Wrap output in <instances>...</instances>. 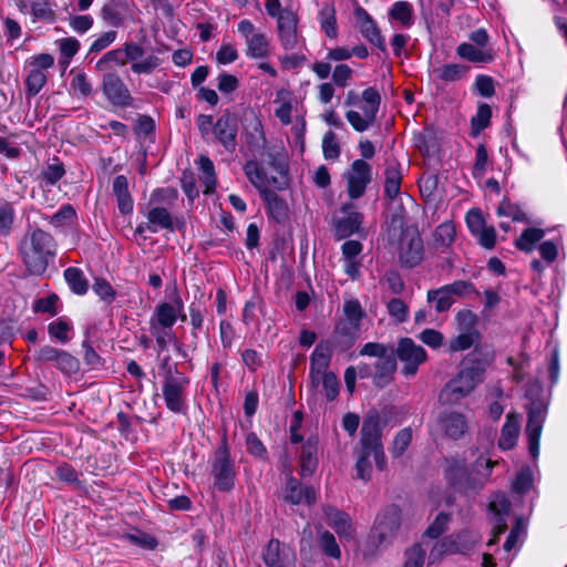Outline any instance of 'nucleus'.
<instances>
[{
  "mask_svg": "<svg viewBox=\"0 0 567 567\" xmlns=\"http://www.w3.org/2000/svg\"><path fill=\"white\" fill-rule=\"evenodd\" d=\"M181 312L182 298L175 291L171 302L163 301L156 305L152 316L150 317V322L174 327Z\"/></svg>",
  "mask_w": 567,
  "mask_h": 567,
  "instance_id": "21",
  "label": "nucleus"
},
{
  "mask_svg": "<svg viewBox=\"0 0 567 567\" xmlns=\"http://www.w3.org/2000/svg\"><path fill=\"white\" fill-rule=\"evenodd\" d=\"M361 102L362 115L352 110L346 113V118L357 132H364L373 125L380 107L381 96L374 87H368L362 92Z\"/></svg>",
  "mask_w": 567,
  "mask_h": 567,
  "instance_id": "7",
  "label": "nucleus"
},
{
  "mask_svg": "<svg viewBox=\"0 0 567 567\" xmlns=\"http://www.w3.org/2000/svg\"><path fill=\"white\" fill-rule=\"evenodd\" d=\"M545 233L539 228H527L523 231V234L516 239L515 246L525 252H530L534 250L535 245L544 237Z\"/></svg>",
  "mask_w": 567,
  "mask_h": 567,
  "instance_id": "49",
  "label": "nucleus"
},
{
  "mask_svg": "<svg viewBox=\"0 0 567 567\" xmlns=\"http://www.w3.org/2000/svg\"><path fill=\"white\" fill-rule=\"evenodd\" d=\"M246 42V55L250 59H266L270 54V43L262 32L249 37Z\"/></svg>",
  "mask_w": 567,
  "mask_h": 567,
  "instance_id": "36",
  "label": "nucleus"
},
{
  "mask_svg": "<svg viewBox=\"0 0 567 567\" xmlns=\"http://www.w3.org/2000/svg\"><path fill=\"white\" fill-rule=\"evenodd\" d=\"M35 359L43 363H52L62 373L68 375L78 373L80 369V362L75 357L51 346L40 348Z\"/></svg>",
  "mask_w": 567,
  "mask_h": 567,
  "instance_id": "13",
  "label": "nucleus"
},
{
  "mask_svg": "<svg viewBox=\"0 0 567 567\" xmlns=\"http://www.w3.org/2000/svg\"><path fill=\"white\" fill-rule=\"evenodd\" d=\"M389 315L399 323L405 322L409 318L408 305L399 298H392L386 303Z\"/></svg>",
  "mask_w": 567,
  "mask_h": 567,
  "instance_id": "55",
  "label": "nucleus"
},
{
  "mask_svg": "<svg viewBox=\"0 0 567 567\" xmlns=\"http://www.w3.org/2000/svg\"><path fill=\"white\" fill-rule=\"evenodd\" d=\"M162 368L165 370L162 394L167 410L175 414L187 412V389L189 378L179 372L176 367L169 364V357L163 360Z\"/></svg>",
  "mask_w": 567,
  "mask_h": 567,
  "instance_id": "5",
  "label": "nucleus"
},
{
  "mask_svg": "<svg viewBox=\"0 0 567 567\" xmlns=\"http://www.w3.org/2000/svg\"><path fill=\"white\" fill-rule=\"evenodd\" d=\"M76 217L75 209L71 205H63L52 217L51 224L55 227L70 225Z\"/></svg>",
  "mask_w": 567,
  "mask_h": 567,
  "instance_id": "64",
  "label": "nucleus"
},
{
  "mask_svg": "<svg viewBox=\"0 0 567 567\" xmlns=\"http://www.w3.org/2000/svg\"><path fill=\"white\" fill-rule=\"evenodd\" d=\"M266 204L267 213L278 223L287 217L288 206L274 190L269 189L260 194Z\"/></svg>",
  "mask_w": 567,
  "mask_h": 567,
  "instance_id": "35",
  "label": "nucleus"
},
{
  "mask_svg": "<svg viewBox=\"0 0 567 567\" xmlns=\"http://www.w3.org/2000/svg\"><path fill=\"white\" fill-rule=\"evenodd\" d=\"M481 340L478 331H460V334L452 339L449 343L450 352H458L470 349Z\"/></svg>",
  "mask_w": 567,
  "mask_h": 567,
  "instance_id": "46",
  "label": "nucleus"
},
{
  "mask_svg": "<svg viewBox=\"0 0 567 567\" xmlns=\"http://www.w3.org/2000/svg\"><path fill=\"white\" fill-rule=\"evenodd\" d=\"M437 424L440 430L452 440L461 439L467 431L466 416L455 411L442 412L437 419Z\"/></svg>",
  "mask_w": 567,
  "mask_h": 567,
  "instance_id": "22",
  "label": "nucleus"
},
{
  "mask_svg": "<svg viewBox=\"0 0 567 567\" xmlns=\"http://www.w3.org/2000/svg\"><path fill=\"white\" fill-rule=\"evenodd\" d=\"M332 344L330 341H320L310 355L309 377L313 386L319 385V377L328 374V368L332 358Z\"/></svg>",
  "mask_w": 567,
  "mask_h": 567,
  "instance_id": "18",
  "label": "nucleus"
},
{
  "mask_svg": "<svg viewBox=\"0 0 567 567\" xmlns=\"http://www.w3.org/2000/svg\"><path fill=\"white\" fill-rule=\"evenodd\" d=\"M238 59V51L234 43L223 41L216 52V62L218 64H230Z\"/></svg>",
  "mask_w": 567,
  "mask_h": 567,
  "instance_id": "60",
  "label": "nucleus"
},
{
  "mask_svg": "<svg viewBox=\"0 0 567 567\" xmlns=\"http://www.w3.org/2000/svg\"><path fill=\"white\" fill-rule=\"evenodd\" d=\"M455 320L460 331H478L476 324L478 321L477 316L471 310H461L456 313Z\"/></svg>",
  "mask_w": 567,
  "mask_h": 567,
  "instance_id": "63",
  "label": "nucleus"
},
{
  "mask_svg": "<svg viewBox=\"0 0 567 567\" xmlns=\"http://www.w3.org/2000/svg\"><path fill=\"white\" fill-rule=\"evenodd\" d=\"M127 14V0H109L101 10L102 19L112 27L121 25Z\"/></svg>",
  "mask_w": 567,
  "mask_h": 567,
  "instance_id": "26",
  "label": "nucleus"
},
{
  "mask_svg": "<svg viewBox=\"0 0 567 567\" xmlns=\"http://www.w3.org/2000/svg\"><path fill=\"white\" fill-rule=\"evenodd\" d=\"M319 543L321 546L322 551L332 558H340L341 551L339 548V545L336 542L334 536L328 532L324 530L319 534Z\"/></svg>",
  "mask_w": 567,
  "mask_h": 567,
  "instance_id": "57",
  "label": "nucleus"
},
{
  "mask_svg": "<svg viewBox=\"0 0 567 567\" xmlns=\"http://www.w3.org/2000/svg\"><path fill=\"white\" fill-rule=\"evenodd\" d=\"M498 216L511 218L513 221H527L526 213L516 204L503 200L496 210Z\"/></svg>",
  "mask_w": 567,
  "mask_h": 567,
  "instance_id": "54",
  "label": "nucleus"
},
{
  "mask_svg": "<svg viewBox=\"0 0 567 567\" xmlns=\"http://www.w3.org/2000/svg\"><path fill=\"white\" fill-rule=\"evenodd\" d=\"M492 363L487 354H470L460 372L450 380L440 393L443 404H456L483 382L485 372Z\"/></svg>",
  "mask_w": 567,
  "mask_h": 567,
  "instance_id": "2",
  "label": "nucleus"
},
{
  "mask_svg": "<svg viewBox=\"0 0 567 567\" xmlns=\"http://www.w3.org/2000/svg\"><path fill=\"white\" fill-rule=\"evenodd\" d=\"M455 239V227L451 221L439 225L433 233L434 245L437 248H447Z\"/></svg>",
  "mask_w": 567,
  "mask_h": 567,
  "instance_id": "48",
  "label": "nucleus"
},
{
  "mask_svg": "<svg viewBox=\"0 0 567 567\" xmlns=\"http://www.w3.org/2000/svg\"><path fill=\"white\" fill-rule=\"evenodd\" d=\"M298 22L299 19L295 11L286 13L277 21L278 40L285 50H295L299 45Z\"/></svg>",
  "mask_w": 567,
  "mask_h": 567,
  "instance_id": "20",
  "label": "nucleus"
},
{
  "mask_svg": "<svg viewBox=\"0 0 567 567\" xmlns=\"http://www.w3.org/2000/svg\"><path fill=\"white\" fill-rule=\"evenodd\" d=\"M150 332L152 337L156 341V346L158 351H165L168 348V344L176 341V337L173 330V327L169 326H161L158 323L150 322Z\"/></svg>",
  "mask_w": 567,
  "mask_h": 567,
  "instance_id": "45",
  "label": "nucleus"
},
{
  "mask_svg": "<svg viewBox=\"0 0 567 567\" xmlns=\"http://www.w3.org/2000/svg\"><path fill=\"white\" fill-rule=\"evenodd\" d=\"M545 420V409L540 403H533L528 410L526 435L529 453L534 458L539 454V437Z\"/></svg>",
  "mask_w": 567,
  "mask_h": 567,
  "instance_id": "19",
  "label": "nucleus"
},
{
  "mask_svg": "<svg viewBox=\"0 0 567 567\" xmlns=\"http://www.w3.org/2000/svg\"><path fill=\"white\" fill-rule=\"evenodd\" d=\"M346 182L347 193L350 199H358L365 193L372 181V168L364 159H355L342 174Z\"/></svg>",
  "mask_w": 567,
  "mask_h": 567,
  "instance_id": "9",
  "label": "nucleus"
},
{
  "mask_svg": "<svg viewBox=\"0 0 567 567\" xmlns=\"http://www.w3.org/2000/svg\"><path fill=\"white\" fill-rule=\"evenodd\" d=\"M209 464L214 488L219 492H230L235 487L237 471L226 437L214 451Z\"/></svg>",
  "mask_w": 567,
  "mask_h": 567,
  "instance_id": "6",
  "label": "nucleus"
},
{
  "mask_svg": "<svg viewBox=\"0 0 567 567\" xmlns=\"http://www.w3.org/2000/svg\"><path fill=\"white\" fill-rule=\"evenodd\" d=\"M425 559V549L421 544H414L405 550L404 567H422Z\"/></svg>",
  "mask_w": 567,
  "mask_h": 567,
  "instance_id": "62",
  "label": "nucleus"
},
{
  "mask_svg": "<svg viewBox=\"0 0 567 567\" xmlns=\"http://www.w3.org/2000/svg\"><path fill=\"white\" fill-rule=\"evenodd\" d=\"M352 204H344L341 212L347 216L336 221V234L339 238H347L357 233L362 224L363 216L358 212H352Z\"/></svg>",
  "mask_w": 567,
  "mask_h": 567,
  "instance_id": "24",
  "label": "nucleus"
},
{
  "mask_svg": "<svg viewBox=\"0 0 567 567\" xmlns=\"http://www.w3.org/2000/svg\"><path fill=\"white\" fill-rule=\"evenodd\" d=\"M385 195L390 198H394L399 195L402 182L401 165L394 158H388L385 162Z\"/></svg>",
  "mask_w": 567,
  "mask_h": 567,
  "instance_id": "30",
  "label": "nucleus"
},
{
  "mask_svg": "<svg viewBox=\"0 0 567 567\" xmlns=\"http://www.w3.org/2000/svg\"><path fill=\"white\" fill-rule=\"evenodd\" d=\"M424 257L423 240L417 233H404L400 239L399 260L409 268L417 266Z\"/></svg>",
  "mask_w": 567,
  "mask_h": 567,
  "instance_id": "16",
  "label": "nucleus"
},
{
  "mask_svg": "<svg viewBox=\"0 0 567 567\" xmlns=\"http://www.w3.org/2000/svg\"><path fill=\"white\" fill-rule=\"evenodd\" d=\"M319 22L321 30L330 39L338 37V27L336 19V8L332 3H324L319 11Z\"/></svg>",
  "mask_w": 567,
  "mask_h": 567,
  "instance_id": "42",
  "label": "nucleus"
},
{
  "mask_svg": "<svg viewBox=\"0 0 567 567\" xmlns=\"http://www.w3.org/2000/svg\"><path fill=\"white\" fill-rule=\"evenodd\" d=\"M477 539H473L471 544L464 548H460L455 542H449L446 539L436 542L430 550L429 564L439 561L444 555L450 553H466L472 549Z\"/></svg>",
  "mask_w": 567,
  "mask_h": 567,
  "instance_id": "39",
  "label": "nucleus"
},
{
  "mask_svg": "<svg viewBox=\"0 0 567 567\" xmlns=\"http://www.w3.org/2000/svg\"><path fill=\"white\" fill-rule=\"evenodd\" d=\"M14 218L13 205L6 199H0V236L8 237L11 234Z\"/></svg>",
  "mask_w": 567,
  "mask_h": 567,
  "instance_id": "47",
  "label": "nucleus"
},
{
  "mask_svg": "<svg viewBox=\"0 0 567 567\" xmlns=\"http://www.w3.org/2000/svg\"><path fill=\"white\" fill-rule=\"evenodd\" d=\"M148 224L146 228L152 233H157L159 229H172L173 218L169 212L163 207H154L147 213Z\"/></svg>",
  "mask_w": 567,
  "mask_h": 567,
  "instance_id": "40",
  "label": "nucleus"
},
{
  "mask_svg": "<svg viewBox=\"0 0 567 567\" xmlns=\"http://www.w3.org/2000/svg\"><path fill=\"white\" fill-rule=\"evenodd\" d=\"M401 525V511L398 506L391 505L382 511L375 518L371 529L370 538L377 546L392 542Z\"/></svg>",
  "mask_w": 567,
  "mask_h": 567,
  "instance_id": "8",
  "label": "nucleus"
},
{
  "mask_svg": "<svg viewBox=\"0 0 567 567\" xmlns=\"http://www.w3.org/2000/svg\"><path fill=\"white\" fill-rule=\"evenodd\" d=\"M322 385L328 401H333L339 394V381L333 372L319 377V385Z\"/></svg>",
  "mask_w": 567,
  "mask_h": 567,
  "instance_id": "59",
  "label": "nucleus"
},
{
  "mask_svg": "<svg viewBox=\"0 0 567 567\" xmlns=\"http://www.w3.org/2000/svg\"><path fill=\"white\" fill-rule=\"evenodd\" d=\"M322 152L324 158L328 161H336L339 158L341 150L334 132L328 131L323 135Z\"/></svg>",
  "mask_w": 567,
  "mask_h": 567,
  "instance_id": "53",
  "label": "nucleus"
},
{
  "mask_svg": "<svg viewBox=\"0 0 567 567\" xmlns=\"http://www.w3.org/2000/svg\"><path fill=\"white\" fill-rule=\"evenodd\" d=\"M55 7L56 4L51 0H33L30 4V12L34 20L54 23L56 20Z\"/></svg>",
  "mask_w": 567,
  "mask_h": 567,
  "instance_id": "41",
  "label": "nucleus"
},
{
  "mask_svg": "<svg viewBox=\"0 0 567 567\" xmlns=\"http://www.w3.org/2000/svg\"><path fill=\"white\" fill-rule=\"evenodd\" d=\"M101 90L106 100L114 106L126 107L133 103L130 90L115 72H107L103 75Z\"/></svg>",
  "mask_w": 567,
  "mask_h": 567,
  "instance_id": "11",
  "label": "nucleus"
},
{
  "mask_svg": "<svg viewBox=\"0 0 567 567\" xmlns=\"http://www.w3.org/2000/svg\"><path fill=\"white\" fill-rule=\"evenodd\" d=\"M374 383L384 386L390 382L391 375L396 369V360L393 352L386 353L375 363Z\"/></svg>",
  "mask_w": 567,
  "mask_h": 567,
  "instance_id": "37",
  "label": "nucleus"
},
{
  "mask_svg": "<svg viewBox=\"0 0 567 567\" xmlns=\"http://www.w3.org/2000/svg\"><path fill=\"white\" fill-rule=\"evenodd\" d=\"M317 441L308 440L301 449L300 454V474L302 476L311 475L317 467Z\"/></svg>",
  "mask_w": 567,
  "mask_h": 567,
  "instance_id": "38",
  "label": "nucleus"
},
{
  "mask_svg": "<svg viewBox=\"0 0 567 567\" xmlns=\"http://www.w3.org/2000/svg\"><path fill=\"white\" fill-rule=\"evenodd\" d=\"M426 300L430 305H433L436 312L447 311L455 301L445 285L437 289H430L426 293Z\"/></svg>",
  "mask_w": 567,
  "mask_h": 567,
  "instance_id": "43",
  "label": "nucleus"
},
{
  "mask_svg": "<svg viewBox=\"0 0 567 567\" xmlns=\"http://www.w3.org/2000/svg\"><path fill=\"white\" fill-rule=\"evenodd\" d=\"M519 434V422L514 414L506 415V422L502 427L498 446L502 450H511L516 445Z\"/></svg>",
  "mask_w": 567,
  "mask_h": 567,
  "instance_id": "34",
  "label": "nucleus"
},
{
  "mask_svg": "<svg viewBox=\"0 0 567 567\" xmlns=\"http://www.w3.org/2000/svg\"><path fill=\"white\" fill-rule=\"evenodd\" d=\"M53 237L40 229H28L18 245V252L30 275H42L55 256Z\"/></svg>",
  "mask_w": 567,
  "mask_h": 567,
  "instance_id": "3",
  "label": "nucleus"
},
{
  "mask_svg": "<svg viewBox=\"0 0 567 567\" xmlns=\"http://www.w3.org/2000/svg\"><path fill=\"white\" fill-rule=\"evenodd\" d=\"M488 154L484 144H480L475 153V163L473 165L472 174L474 178H482L487 169Z\"/></svg>",
  "mask_w": 567,
  "mask_h": 567,
  "instance_id": "61",
  "label": "nucleus"
},
{
  "mask_svg": "<svg viewBox=\"0 0 567 567\" xmlns=\"http://www.w3.org/2000/svg\"><path fill=\"white\" fill-rule=\"evenodd\" d=\"M199 169L202 172V179L206 186L205 193L214 190L216 185V175L213 162L205 155L198 158Z\"/></svg>",
  "mask_w": 567,
  "mask_h": 567,
  "instance_id": "51",
  "label": "nucleus"
},
{
  "mask_svg": "<svg viewBox=\"0 0 567 567\" xmlns=\"http://www.w3.org/2000/svg\"><path fill=\"white\" fill-rule=\"evenodd\" d=\"M238 121L235 114L223 113L213 127L216 140L228 153H233L237 146Z\"/></svg>",
  "mask_w": 567,
  "mask_h": 567,
  "instance_id": "17",
  "label": "nucleus"
},
{
  "mask_svg": "<svg viewBox=\"0 0 567 567\" xmlns=\"http://www.w3.org/2000/svg\"><path fill=\"white\" fill-rule=\"evenodd\" d=\"M412 441V431L410 427L402 429L393 439L391 454L393 457H400L409 447Z\"/></svg>",
  "mask_w": 567,
  "mask_h": 567,
  "instance_id": "52",
  "label": "nucleus"
},
{
  "mask_svg": "<svg viewBox=\"0 0 567 567\" xmlns=\"http://www.w3.org/2000/svg\"><path fill=\"white\" fill-rule=\"evenodd\" d=\"M124 50L125 59L127 62H132L131 70L135 74H151L162 63V60L153 53L143 58L144 48L136 42H126Z\"/></svg>",
  "mask_w": 567,
  "mask_h": 567,
  "instance_id": "14",
  "label": "nucleus"
},
{
  "mask_svg": "<svg viewBox=\"0 0 567 567\" xmlns=\"http://www.w3.org/2000/svg\"><path fill=\"white\" fill-rule=\"evenodd\" d=\"M353 454L355 456V478L369 482L372 477V462L379 471L386 468L382 444V425L378 413H370L364 417L360 440Z\"/></svg>",
  "mask_w": 567,
  "mask_h": 567,
  "instance_id": "1",
  "label": "nucleus"
},
{
  "mask_svg": "<svg viewBox=\"0 0 567 567\" xmlns=\"http://www.w3.org/2000/svg\"><path fill=\"white\" fill-rule=\"evenodd\" d=\"M54 64V59L49 53H41L28 60L29 71L25 78V91L29 96H35L47 83L45 71Z\"/></svg>",
  "mask_w": 567,
  "mask_h": 567,
  "instance_id": "10",
  "label": "nucleus"
},
{
  "mask_svg": "<svg viewBox=\"0 0 567 567\" xmlns=\"http://www.w3.org/2000/svg\"><path fill=\"white\" fill-rule=\"evenodd\" d=\"M488 507L495 516L494 530L499 535L506 529V516L509 513L511 502L505 494L498 493L493 496Z\"/></svg>",
  "mask_w": 567,
  "mask_h": 567,
  "instance_id": "28",
  "label": "nucleus"
},
{
  "mask_svg": "<svg viewBox=\"0 0 567 567\" xmlns=\"http://www.w3.org/2000/svg\"><path fill=\"white\" fill-rule=\"evenodd\" d=\"M70 86L73 92L81 97H87L92 93V84L84 72H78L74 74L70 82Z\"/></svg>",
  "mask_w": 567,
  "mask_h": 567,
  "instance_id": "56",
  "label": "nucleus"
},
{
  "mask_svg": "<svg viewBox=\"0 0 567 567\" xmlns=\"http://www.w3.org/2000/svg\"><path fill=\"white\" fill-rule=\"evenodd\" d=\"M496 462L480 456L474 465L473 471L477 476H472L463 458L450 457L445 460L444 475L446 481L457 491L466 492L475 488L487 480L491 471Z\"/></svg>",
  "mask_w": 567,
  "mask_h": 567,
  "instance_id": "4",
  "label": "nucleus"
},
{
  "mask_svg": "<svg viewBox=\"0 0 567 567\" xmlns=\"http://www.w3.org/2000/svg\"><path fill=\"white\" fill-rule=\"evenodd\" d=\"M390 16L404 28H410L413 24V9L411 3L406 1L394 2L390 10Z\"/></svg>",
  "mask_w": 567,
  "mask_h": 567,
  "instance_id": "50",
  "label": "nucleus"
},
{
  "mask_svg": "<svg viewBox=\"0 0 567 567\" xmlns=\"http://www.w3.org/2000/svg\"><path fill=\"white\" fill-rule=\"evenodd\" d=\"M285 501L293 505L300 504L303 499L307 504H312L316 501V491L307 486L301 487L300 483L292 476L287 480Z\"/></svg>",
  "mask_w": 567,
  "mask_h": 567,
  "instance_id": "27",
  "label": "nucleus"
},
{
  "mask_svg": "<svg viewBox=\"0 0 567 567\" xmlns=\"http://www.w3.org/2000/svg\"><path fill=\"white\" fill-rule=\"evenodd\" d=\"M492 110L487 104H481L476 114L472 117V128L477 134L489 125Z\"/></svg>",
  "mask_w": 567,
  "mask_h": 567,
  "instance_id": "58",
  "label": "nucleus"
},
{
  "mask_svg": "<svg viewBox=\"0 0 567 567\" xmlns=\"http://www.w3.org/2000/svg\"><path fill=\"white\" fill-rule=\"evenodd\" d=\"M324 514L328 525L331 526L340 537L350 539L353 536V527L350 516L347 513L328 507Z\"/></svg>",
  "mask_w": 567,
  "mask_h": 567,
  "instance_id": "29",
  "label": "nucleus"
},
{
  "mask_svg": "<svg viewBox=\"0 0 567 567\" xmlns=\"http://www.w3.org/2000/svg\"><path fill=\"white\" fill-rule=\"evenodd\" d=\"M357 17L359 21V29L362 35L373 45L378 47L380 50L384 51V40L380 33L379 28L375 22L372 20L371 16L364 10L359 9L357 11Z\"/></svg>",
  "mask_w": 567,
  "mask_h": 567,
  "instance_id": "25",
  "label": "nucleus"
},
{
  "mask_svg": "<svg viewBox=\"0 0 567 567\" xmlns=\"http://www.w3.org/2000/svg\"><path fill=\"white\" fill-rule=\"evenodd\" d=\"M244 172L249 182L259 190L260 194L269 190L270 187L282 189L287 185L282 168L279 169L281 177L277 178L275 176H269L264 167L256 161H248L244 165Z\"/></svg>",
  "mask_w": 567,
  "mask_h": 567,
  "instance_id": "15",
  "label": "nucleus"
},
{
  "mask_svg": "<svg viewBox=\"0 0 567 567\" xmlns=\"http://www.w3.org/2000/svg\"><path fill=\"white\" fill-rule=\"evenodd\" d=\"M113 194L117 199V207L122 214L133 210V199L128 193V182L124 175H117L113 181Z\"/></svg>",
  "mask_w": 567,
  "mask_h": 567,
  "instance_id": "33",
  "label": "nucleus"
},
{
  "mask_svg": "<svg viewBox=\"0 0 567 567\" xmlns=\"http://www.w3.org/2000/svg\"><path fill=\"white\" fill-rule=\"evenodd\" d=\"M456 54L472 63H489L495 56L493 49H481L467 42L457 45Z\"/></svg>",
  "mask_w": 567,
  "mask_h": 567,
  "instance_id": "31",
  "label": "nucleus"
},
{
  "mask_svg": "<svg viewBox=\"0 0 567 567\" xmlns=\"http://www.w3.org/2000/svg\"><path fill=\"white\" fill-rule=\"evenodd\" d=\"M396 355L403 362L402 373L412 377L417 372L419 365L425 362L427 355L423 347L416 344L410 338L400 340Z\"/></svg>",
  "mask_w": 567,
  "mask_h": 567,
  "instance_id": "12",
  "label": "nucleus"
},
{
  "mask_svg": "<svg viewBox=\"0 0 567 567\" xmlns=\"http://www.w3.org/2000/svg\"><path fill=\"white\" fill-rule=\"evenodd\" d=\"M468 72V66L460 63H446L433 68L431 75L443 82H456L462 80Z\"/></svg>",
  "mask_w": 567,
  "mask_h": 567,
  "instance_id": "32",
  "label": "nucleus"
},
{
  "mask_svg": "<svg viewBox=\"0 0 567 567\" xmlns=\"http://www.w3.org/2000/svg\"><path fill=\"white\" fill-rule=\"evenodd\" d=\"M63 275L69 288L74 293L83 296L87 292L89 282L80 268L69 267Z\"/></svg>",
  "mask_w": 567,
  "mask_h": 567,
  "instance_id": "44",
  "label": "nucleus"
},
{
  "mask_svg": "<svg viewBox=\"0 0 567 567\" xmlns=\"http://www.w3.org/2000/svg\"><path fill=\"white\" fill-rule=\"evenodd\" d=\"M291 558L290 549L276 538H271L262 551V560L267 567H286Z\"/></svg>",
  "mask_w": 567,
  "mask_h": 567,
  "instance_id": "23",
  "label": "nucleus"
}]
</instances>
